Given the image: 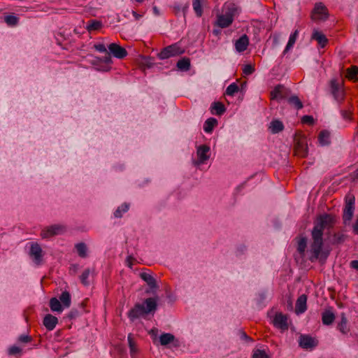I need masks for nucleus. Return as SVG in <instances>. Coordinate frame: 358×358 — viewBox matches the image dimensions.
<instances>
[{
  "instance_id": "obj_26",
  "label": "nucleus",
  "mask_w": 358,
  "mask_h": 358,
  "mask_svg": "<svg viewBox=\"0 0 358 358\" xmlns=\"http://www.w3.org/2000/svg\"><path fill=\"white\" fill-rule=\"evenodd\" d=\"M217 124V120L213 117H210L205 121L203 130L206 133L210 134Z\"/></svg>"
},
{
  "instance_id": "obj_53",
  "label": "nucleus",
  "mask_w": 358,
  "mask_h": 358,
  "mask_svg": "<svg viewBox=\"0 0 358 358\" xmlns=\"http://www.w3.org/2000/svg\"><path fill=\"white\" fill-rule=\"evenodd\" d=\"M106 55H105L104 57H103L101 60L102 62H103L104 63L106 64H111L112 63V59H111V57L110 55H109V53L108 52H106Z\"/></svg>"
},
{
  "instance_id": "obj_11",
  "label": "nucleus",
  "mask_w": 358,
  "mask_h": 358,
  "mask_svg": "<svg viewBox=\"0 0 358 358\" xmlns=\"http://www.w3.org/2000/svg\"><path fill=\"white\" fill-rule=\"evenodd\" d=\"M145 310V306L141 303H136L133 308H131L128 313V317L131 321L139 318L144 315H146Z\"/></svg>"
},
{
  "instance_id": "obj_55",
  "label": "nucleus",
  "mask_w": 358,
  "mask_h": 358,
  "mask_svg": "<svg viewBox=\"0 0 358 358\" xmlns=\"http://www.w3.org/2000/svg\"><path fill=\"white\" fill-rule=\"evenodd\" d=\"M134 261V257H132L131 256H128L127 257V259H126L127 265L129 268H132V265H133V262Z\"/></svg>"
},
{
  "instance_id": "obj_41",
  "label": "nucleus",
  "mask_w": 358,
  "mask_h": 358,
  "mask_svg": "<svg viewBox=\"0 0 358 358\" xmlns=\"http://www.w3.org/2000/svg\"><path fill=\"white\" fill-rule=\"evenodd\" d=\"M288 103L294 106L297 110L303 108V103L296 96H292L288 99Z\"/></svg>"
},
{
  "instance_id": "obj_13",
  "label": "nucleus",
  "mask_w": 358,
  "mask_h": 358,
  "mask_svg": "<svg viewBox=\"0 0 358 358\" xmlns=\"http://www.w3.org/2000/svg\"><path fill=\"white\" fill-rule=\"evenodd\" d=\"M299 345L305 349L313 348L316 345V342L313 338L308 335H301Z\"/></svg>"
},
{
  "instance_id": "obj_56",
  "label": "nucleus",
  "mask_w": 358,
  "mask_h": 358,
  "mask_svg": "<svg viewBox=\"0 0 358 358\" xmlns=\"http://www.w3.org/2000/svg\"><path fill=\"white\" fill-rule=\"evenodd\" d=\"M350 264L351 268L358 271V260H352Z\"/></svg>"
},
{
  "instance_id": "obj_10",
  "label": "nucleus",
  "mask_w": 358,
  "mask_h": 358,
  "mask_svg": "<svg viewBox=\"0 0 358 358\" xmlns=\"http://www.w3.org/2000/svg\"><path fill=\"white\" fill-rule=\"evenodd\" d=\"M272 322L276 328L282 331L288 329L287 317L282 313H276Z\"/></svg>"
},
{
  "instance_id": "obj_52",
  "label": "nucleus",
  "mask_w": 358,
  "mask_h": 358,
  "mask_svg": "<svg viewBox=\"0 0 358 358\" xmlns=\"http://www.w3.org/2000/svg\"><path fill=\"white\" fill-rule=\"evenodd\" d=\"M174 8H175V10L176 11H179V10H180L182 9L183 13L185 14V12L187 11V8H188V4L187 3V4L184 5V6H180V5H176L174 6Z\"/></svg>"
},
{
  "instance_id": "obj_47",
  "label": "nucleus",
  "mask_w": 358,
  "mask_h": 358,
  "mask_svg": "<svg viewBox=\"0 0 358 358\" xmlns=\"http://www.w3.org/2000/svg\"><path fill=\"white\" fill-rule=\"evenodd\" d=\"M22 351V349L16 345H13L9 348L8 353L10 355H15L20 353Z\"/></svg>"
},
{
  "instance_id": "obj_43",
  "label": "nucleus",
  "mask_w": 358,
  "mask_h": 358,
  "mask_svg": "<svg viewBox=\"0 0 358 358\" xmlns=\"http://www.w3.org/2000/svg\"><path fill=\"white\" fill-rule=\"evenodd\" d=\"M238 86L235 83H233L227 87L226 94L228 96H234L238 92Z\"/></svg>"
},
{
  "instance_id": "obj_16",
  "label": "nucleus",
  "mask_w": 358,
  "mask_h": 358,
  "mask_svg": "<svg viewBox=\"0 0 358 358\" xmlns=\"http://www.w3.org/2000/svg\"><path fill=\"white\" fill-rule=\"evenodd\" d=\"M249 45V38L246 34L242 35L235 43V48L237 52L245 51Z\"/></svg>"
},
{
  "instance_id": "obj_6",
  "label": "nucleus",
  "mask_w": 358,
  "mask_h": 358,
  "mask_svg": "<svg viewBox=\"0 0 358 358\" xmlns=\"http://www.w3.org/2000/svg\"><path fill=\"white\" fill-rule=\"evenodd\" d=\"M328 17L326 6L321 2L316 3L312 12L311 18L315 21H324Z\"/></svg>"
},
{
  "instance_id": "obj_23",
  "label": "nucleus",
  "mask_w": 358,
  "mask_h": 358,
  "mask_svg": "<svg viewBox=\"0 0 358 358\" xmlns=\"http://www.w3.org/2000/svg\"><path fill=\"white\" fill-rule=\"evenodd\" d=\"M335 320V315L330 310H326L322 313V321L324 325H329L333 323Z\"/></svg>"
},
{
  "instance_id": "obj_9",
  "label": "nucleus",
  "mask_w": 358,
  "mask_h": 358,
  "mask_svg": "<svg viewBox=\"0 0 358 358\" xmlns=\"http://www.w3.org/2000/svg\"><path fill=\"white\" fill-rule=\"evenodd\" d=\"M210 147L207 145H201L197 148L196 154L198 160L194 162L195 165L204 164L210 158Z\"/></svg>"
},
{
  "instance_id": "obj_36",
  "label": "nucleus",
  "mask_w": 358,
  "mask_h": 358,
  "mask_svg": "<svg viewBox=\"0 0 358 358\" xmlns=\"http://www.w3.org/2000/svg\"><path fill=\"white\" fill-rule=\"evenodd\" d=\"M75 248L76 249L78 255L80 257L85 258L87 257V245L85 243H78L76 244Z\"/></svg>"
},
{
  "instance_id": "obj_31",
  "label": "nucleus",
  "mask_w": 358,
  "mask_h": 358,
  "mask_svg": "<svg viewBox=\"0 0 358 358\" xmlns=\"http://www.w3.org/2000/svg\"><path fill=\"white\" fill-rule=\"evenodd\" d=\"M352 105L350 103L345 108L340 110L341 117L346 121H351L352 120V110L351 109Z\"/></svg>"
},
{
  "instance_id": "obj_29",
  "label": "nucleus",
  "mask_w": 358,
  "mask_h": 358,
  "mask_svg": "<svg viewBox=\"0 0 358 358\" xmlns=\"http://www.w3.org/2000/svg\"><path fill=\"white\" fill-rule=\"evenodd\" d=\"M59 301L61 302V303L64 308L70 307L71 303V299L70 294L66 291L63 292L59 296Z\"/></svg>"
},
{
  "instance_id": "obj_64",
  "label": "nucleus",
  "mask_w": 358,
  "mask_h": 358,
  "mask_svg": "<svg viewBox=\"0 0 358 358\" xmlns=\"http://www.w3.org/2000/svg\"><path fill=\"white\" fill-rule=\"evenodd\" d=\"M245 182H244V183L241 184V185H239V186L237 187V189H242V188H243V187H244V186H245Z\"/></svg>"
},
{
  "instance_id": "obj_50",
  "label": "nucleus",
  "mask_w": 358,
  "mask_h": 358,
  "mask_svg": "<svg viewBox=\"0 0 358 358\" xmlns=\"http://www.w3.org/2000/svg\"><path fill=\"white\" fill-rule=\"evenodd\" d=\"M94 48L99 52H107L106 46L102 43H96L94 45Z\"/></svg>"
},
{
  "instance_id": "obj_39",
  "label": "nucleus",
  "mask_w": 358,
  "mask_h": 358,
  "mask_svg": "<svg viewBox=\"0 0 358 358\" xmlns=\"http://www.w3.org/2000/svg\"><path fill=\"white\" fill-rule=\"evenodd\" d=\"M192 6L196 16L201 17L203 14L201 0H193Z\"/></svg>"
},
{
  "instance_id": "obj_35",
  "label": "nucleus",
  "mask_w": 358,
  "mask_h": 358,
  "mask_svg": "<svg viewBox=\"0 0 358 358\" xmlns=\"http://www.w3.org/2000/svg\"><path fill=\"white\" fill-rule=\"evenodd\" d=\"M177 67L181 71H188L190 68V60L189 58L184 57L177 62Z\"/></svg>"
},
{
  "instance_id": "obj_62",
  "label": "nucleus",
  "mask_w": 358,
  "mask_h": 358,
  "mask_svg": "<svg viewBox=\"0 0 358 358\" xmlns=\"http://www.w3.org/2000/svg\"><path fill=\"white\" fill-rule=\"evenodd\" d=\"M157 332V329H153L150 331V334L152 336H156Z\"/></svg>"
},
{
  "instance_id": "obj_19",
  "label": "nucleus",
  "mask_w": 358,
  "mask_h": 358,
  "mask_svg": "<svg viewBox=\"0 0 358 358\" xmlns=\"http://www.w3.org/2000/svg\"><path fill=\"white\" fill-rule=\"evenodd\" d=\"M143 304L145 306V313L148 314L156 310L157 301L155 298L150 297L146 299Z\"/></svg>"
},
{
  "instance_id": "obj_49",
  "label": "nucleus",
  "mask_w": 358,
  "mask_h": 358,
  "mask_svg": "<svg viewBox=\"0 0 358 358\" xmlns=\"http://www.w3.org/2000/svg\"><path fill=\"white\" fill-rule=\"evenodd\" d=\"M246 251L247 247L243 244H241L237 246L236 253V255H241L245 254Z\"/></svg>"
},
{
  "instance_id": "obj_7",
  "label": "nucleus",
  "mask_w": 358,
  "mask_h": 358,
  "mask_svg": "<svg viewBox=\"0 0 358 358\" xmlns=\"http://www.w3.org/2000/svg\"><path fill=\"white\" fill-rule=\"evenodd\" d=\"M29 255L35 264L40 265L42 264L43 253L38 243H31Z\"/></svg>"
},
{
  "instance_id": "obj_5",
  "label": "nucleus",
  "mask_w": 358,
  "mask_h": 358,
  "mask_svg": "<svg viewBox=\"0 0 358 358\" xmlns=\"http://www.w3.org/2000/svg\"><path fill=\"white\" fill-rule=\"evenodd\" d=\"M66 231V227L62 224H53L44 228L41 233L42 238H49L52 236L62 234Z\"/></svg>"
},
{
  "instance_id": "obj_25",
  "label": "nucleus",
  "mask_w": 358,
  "mask_h": 358,
  "mask_svg": "<svg viewBox=\"0 0 358 358\" xmlns=\"http://www.w3.org/2000/svg\"><path fill=\"white\" fill-rule=\"evenodd\" d=\"M269 129L272 134H278L284 129V125L281 121L274 120L270 123Z\"/></svg>"
},
{
  "instance_id": "obj_46",
  "label": "nucleus",
  "mask_w": 358,
  "mask_h": 358,
  "mask_svg": "<svg viewBox=\"0 0 358 358\" xmlns=\"http://www.w3.org/2000/svg\"><path fill=\"white\" fill-rule=\"evenodd\" d=\"M252 358H268V357L264 350H257L255 351Z\"/></svg>"
},
{
  "instance_id": "obj_4",
  "label": "nucleus",
  "mask_w": 358,
  "mask_h": 358,
  "mask_svg": "<svg viewBox=\"0 0 358 358\" xmlns=\"http://www.w3.org/2000/svg\"><path fill=\"white\" fill-rule=\"evenodd\" d=\"M331 94L334 100L340 106L345 98V93L343 87L336 80H332L330 83Z\"/></svg>"
},
{
  "instance_id": "obj_21",
  "label": "nucleus",
  "mask_w": 358,
  "mask_h": 358,
  "mask_svg": "<svg viewBox=\"0 0 358 358\" xmlns=\"http://www.w3.org/2000/svg\"><path fill=\"white\" fill-rule=\"evenodd\" d=\"M296 155L301 157H305L308 155V146L303 142H297L295 145Z\"/></svg>"
},
{
  "instance_id": "obj_30",
  "label": "nucleus",
  "mask_w": 358,
  "mask_h": 358,
  "mask_svg": "<svg viewBox=\"0 0 358 358\" xmlns=\"http://www.w3.org/2000/svg\"><path fill=\"white\" fill-rule=\"evenodd\" d=\"M175 340V336L170 333H163L159 336V342L162 345H166Z\"/></svg>"
},
{
  "instance_id": "obj_54",
  "label": "nucleus",
  "mask_w": 358,
  "mask_h": 358,
  "mask_svg": "<svg viewBox=\"0 0 358 358\" xmlns=\"http://www.w3.org/2000/svg\"><path fill=\"white\" fill-rule=\"evenodd\" d=\"M302 122L304 123L312 124V123H313V117L310 115H304L302 117Z\"/></svg>"
},
{
  "instance_id": "obj_2",
  "label": "nucleus",
  "mask_w": 358,
  "mask_h": 358,
  "mask_svg": "<svg viewBox=\"0 0 358 358\" xmlns=\"http://www.w3.org/2000/svg\"><path fill=\"white\" fill-rule=\"evenodd\" d=\"M236 12V8L234 5L228 6L224 13L217 15L216 24L220 28L229 27L234 21Z\"/></svg>"
},
{
  "instance_id": "obj_58",
  "label": "nucleus",
  "mask_w": 358,
  "mask_h": 358,
  "mask_svg": "<svg viewBox=\"0 0 358 358\" xmlns=\"http://www.w3.org/2000/svg\"><path fill=\"white\" fill-rule=\"evenodd\" d=\"M132 15L135 17L136 20H139L142 17V15L137 13L134 10L132 11Z\"/></svg>"
},
{
  "instance_id": "obj_60",
  "label": "nucleus",
  "mask_w": 358,
  "mask_h": 358,
  "mask_svg": "<svg viewBox=\"0 0 358 358\" xmlns=\"http://www.w3.org/2000/svg\"><path fill=\"white\" fill-rule=\"evenodd\" d=\"M352 177L354 180L358 179V169L353 172Z\"/></svg>"
},
{
  "instance_id": "obj_22",
  "label": "nucleus",
  "mask_w": 358,
  "mask_h": 358,
  "mask_svg": "<svg viewBox=\"0 0 358 358\" xmlns=\"http://www.w3.org/2000/svg\"><path fill=\"white\" fill-rule=\"evenodd\" d=\"M318 142L320 145L326 146L330 144V133L327 130L321 131L318 136Z\"/></svg>"
},
{
  "instance_id": "obj_27",
  "label": "nucleus",
  "mask_w": 358,
  "mask_h": 358,
  "mask_svg": "<svg viewBox=\"0 0 358 358\" xmlns=\"http://www.w3.org/2000/svg\"><path fill=\"white\" fill-rule=\"evenodd\" d=\"M284 87L281 85H278L274 87L271 92V96L272 99H281L284 97L283 95Z\"/></svg>"
},
{
  "instance_id": "obj_3",
  "label": "nucleus",
  "mask_w": 358,
  "mask_h": 358,
  "mask_svg": "<svg viewBox=\"0 0 358 358\" xmlns=\"http://www.w3.org/2000/svg\"><path fill=\"white\" fill-rule=\"evenodd\" d=\"M184 52L185 50L180 46V43H176L163 48L161 50V52L157 55V56L158 58L160 59H166L172 57H176L182 55Z\"/></svg>"
},
{
  "instance_id": "obj_12",
  "label": "nucleus",
  "mask_w": 358,
  "mask_h": 358,
  "mask_svg": "<svg viewBox=\"0 0 358 358\" xmlns=\"http://www.w3.org/2000/svg\"><path fill=\"white\" fill-rule=\"evenodd\" d=\"M108 49L110 52L116 58L123 59L127 55V50L117 43H110L108 45Z\"/></svg>"
},
{
  "instance_id": "obj_17",
  "label": "nucleus",
  "mask_w": 358,
  "mask_h": 358,
  "mask_svg": "<svg viewBox=\"0 0 358 358\" xmlns=\"http://www.w3.org/2000/svg\"><path fill=\"white\" fill-rule=\"evenodd\" d=\"M311 38L315 40L322 48H324L328 43L326 36L317 30L313 31Z\"/></svg>"
},
{
  "instance_id": "obj_28",
  "label": "nucleus",
  "mask_w": 358,
  "mask_h": 358,
  "mask_svg": "<svg viewBox=\"0 0 358 358\" xmlns=\"http://www.w3.org/2000/svg\"><path fill=\"white\" fill-rule=\"evenodd\" d=\"M50 308L54 312H62L64 307L61 302L56 297H52L50 300Z\"/></svg>"
},
{
  "instance_id": "obj_14",
  "label": "nucleus",
  "mask_w": 358,
  "mask_h": 358,
  "mask_svg": "<svg viewBox=\"0 0 358 358\" xmlns=\"http://www.w3.org/2000/svg\"><path fill=\"white\" fill-rule=\"evenodd\" d=\"M307 296L305 294H302L299 296L296 300L295 306V312L296 314L303 313L307 309Z\"/></svg>"
},
{
  "instance_id": "obj_63",
  "label": "nucleus",
  "mask_w": 358,
  "mask_h": 358,
  "mask_svg": "<svg viewBox=\"0 0 358 358\" xmlns=\"http://www.w3.org/2000/svg\"><path fill=\"white\" fill-rule=\"evenodd\" d=\"M213 33L214 35L217 36L220 34V31L218 29H213Z\"/></svg>"
},
{
  "instance_id": "obj_40",
  "label": "nucleus",
  "mask_w": 358,
  "mask_h": 358,
  "mask_svg": "<svg viewBox=\"0 0 358 358\" xmlns=\"http://www.w3.org/2000/svg\"><path fill=\"white\" fill-rule=\"evenodd\" d=\"M129 210V205L126 203L120 206L114 212V216L115 217L120 218L122 217V215L127 212Z\"/></svg>"
},
{
  "instance_id": "obj_37",
  "label": "nucleus",
  "mask_w": 358,
  "mask_h": 358,
  "mask_svg": "<svg viewBox=\"0 0 358 358\" xmlns=\"http://www.w3.org/2000/svg\"><path fill=\"white\" fill-rule=\"evenodd\" d=\"M348 321L345 316L343 314L341 316V320L338 324V329L343 334H346L349 332V328L347 325Z\"/></svg>"
},
{
  "instance_id": "obj_1",
  "label": "nucleus",
  "mask_w": 358,
  "mask_h": 358,
  "mask_svg": "<svg viewBox=\"0 0 358 358\" xmlns=\"http://www.w3.org/2000/svg\"><path fill=\"white\" fill-rule=\"evenodd\" d=\"M335 224V218L333 215L327 213L319 215L315 222L311 232L312 243L310 247V260L313 262L316 261L321 253L324 241L323 232L324 229H331Z\"/></svg>"
},
{
  "instance_id": "obj_59",
  "label": "nucleus",
  "mask_w": 358,
  "mask_h": 358,
  "mask_svg": "<svg viewBox=\"0 0 358 358\" xmlns=\"http://www.w3.org/2000/svg\"><path fill=\"white\" fill-rule=\"evenodd\" d=\"M241 336L243 339L250 340V338L247 336V334L245 332H241Z\"/></svg>"
},
{
  "instance_id": "obj_61",
  "label": "nucleus",
  "mask_w": 358,
  "mask_h": 358,
  "mask_svg": "<svg viewBox=\"0 0 358 358\" xmlns=\"http://www.w3.org/2000/svg\"><path fill=\"white\" fill-rule=\"evenodd\" d=\"M153 13H154V14L155 15H159V9L156 6L153 7Z\"/></svg>"
},
{
  "instance_id": "obj_8",
  "label": "nucleus",
  "mask_w": 358,
  "mask_h": 358,
  "mask_svg": "<svg viewBox=\"0 0 358 358\" xmlns=\"http://www.w3.org/2000/svg\"><path fill=\"white\" fill-rule=\"evenodd\" d=\"M355 211V198H350L346 200L343 210V223L349 224L354 215Z\"/></svg>"
},
{
  "instance_id": "obj_20",
  "label": "nucleus",
  "mask_w": 358,
  "mask_h": 358,
  "mask_svg": "<svg viewBox=\"0 0 358 358\" xmlns=\"http://www.w3.org/2000/svg\"><path fill=\"white\" fill-rule=\"evenodd\" d=\"M127 341L129 348L130 355L132 358H136L137 354L138 353V348L131 334H129L128 335Z\"/></svg>"
},
{
  "instance_id": "obj_24",
  "label": "nucleus",
  "mask_w": 358,
  "mask_h": 358,
  "mask_svg": "<svg viewBox=\"0 0 358 358\" xmlns=\"http://www.w3.org/2000/svg\"><path fill=\"white\" fill-rule=\"evenodd\" d=\"M210 110L212 114L221 115L225 112L226 108L221 102H213L210 106Z\"/></svg>"
},
{
  "instance_id": "obj_34",
  "label": "nucleus",
  "mask_w": 358,
  "mask_h": 358,
  "mask_svg": "<svg viewBox=\"0 0 358 358\" xmlns=\"http://www.w3.org/2000/svg\"><path fill=\"white\" fill-rule=\"evenodd\" d=\"M347 238V235L343 232H336L332 236V243L333 244H341Z\"/></svg>"
},
{
  "instance_id": "obj_51",
  "label": "nucleus",
  "mask_w": 358,
  "mask_h": 358,
  "mask_svg": "<svg viewBox=\"0 0 358 358\" xmlns=\"http://www.w3.org/2000/svg\"><path fill=\"white\" fill-rule=\"evenodd\" d=\"M254 71H255L254 67H252L250 64L245 65L243 69V73L245 75H250L254 72Z\"/></svg>"
},
{
  "instance_id": "obj_44",
  "label": "nucleus",
  "mask_w": 358,
  "mask_h": 358,
  "mask_svg": "<svg viewBox=\"0 0 358 358\" xmlns=\"http://www.w3.org/2000/svg\"><path fill=\"white\" fill-rule=\"evenodd\" d=\"M6 23L9 26H15L18 22V18L15 15H7L4 19Z\"/></svg>"
},
{
  "instance_id": "obj_45",
  "label": "nucleus",
  "mask_w": 358,
  "mask_h": 358,
  "mask_svg": "<svg viewBox=\"0 0 358 358\" xmlns=\"http://www.w3.org/2000/svg\"><path fill=\"white\" fill-rule=\"evenodd\" d=\"M90 273V270L89 268H87L83 272V273L81 274V275L80 277V281L84 285H89L88 278H89Z\"/></svg>"
},
{
  "instance_id": "obj_38",
  "label": "nucleus",
  "mask_w": 358,
  "mask_h": 358,
  "mask_svg": "<svg viewBox=\"0 0 358 358\" xmlns=\"http://www.w3.org/2000/svg\"><path fill=\"white\" fill-rule=\"evenodd\" d=\"M101 27V22L97 20H89L87 23V29L89 31L99 30Z\"/></svg>"
},
{
  "instance_id": "obj_42",
  "label": "nucleus",
  "mask_w": 358,
  "mask_h": 358,
  "mask_svg": "<svg viewBox=\"0 0 358 358\" xmlns=\"http://www.w3.org/2000/svg\"><path fill=\"white\" fill-rule=\"evenodd\" d=\"M307 245V240L306 238H301L298 241L297 250L301 255H303Z\"/></svg>"
},
{
  "instance_id": "obj_57",
  "label": "nucleus",
  "mask_w": 358,
  "mask_h": 358,
  "mask_svg": "<svg viewBox=\"0 0 358 358\" xmlns=\"http://www.w3.org/2000/svg\"><path fill=\"white\" fill-rule=\"evenodd\" d=\"M353 232L355 234L358 235V219L355 221L352 226Z\"/></svg>"
},
{
  "instance_id": "obj_33",
  "label": "nucleus",
  "mask_w": 358,
  "mask_h": 358,
  "mask_svg": "<svg viewBox=\"0 0 358 358\" xmlns=\"http://www.w3.org/2000/svg\"><path fill=\"white\" fill-rule=\"evenodd\" d=\"M298 34H299L298 30H295L294 32L290 35L288 43L283 51L284 55H285L294 46V45L296 41Z\"/></svg>"
},
{
  "instance_id": "obj_15",
  "label": "nucleus",
  "mask_w": 358,
  "mask_h": 358,
  "mask_svg": "<svg viewBox=\"0 0 358 358\" xmlns=\"http://www.w3.org/2000/svg\"><path fill=\"white\" fill-rule=\"evenodd\" d=\"M58 323V319L57 317L53 316L51 314L46 315L43 321V324L48 331L53 330Z\"/></svg>"
},
{
  "instance_id": "obj_48",
  "label": "nucleus",
  "mask_w": 358,
  "mask_h": 358,
  "mask_svg": "<svg viewBox=\"0 0 358 358\" xmlns=\"http://www.w3.org/2000/svg\"><path fill=\"white\" fill-rule=\"evenodd\" d=\"M31 341L32 338L28 335L22 334L18 337V341L23 343H27L31 342Z\"/></svg>"
},
{
  "instance_id": "obj_18",
  "label": "nucleus",
  "mask_w": 358,
  "mask_h": 358,
  "mask_svg": "<svg viewBox=\"0 0 358 358\" xmlns=\"http://www.w3.org/2000/svg\"><path fill=\"white\" fill-rule=\"evenodd\" d=\"M140 277L147 283L151 289H156L157 287L156 280L151 273L143 271L140 273Z\"/></svg>"
},
{
  "instance_id": "obj_32",
  "label": "nucleus",
  "mask_w": 358,
  "mask_h": 358,
  "mask_svg": "<svg viewBox=\"0 0 358 358\" xmlns=\"http://www.w3.org/2000/svg\"><path fill=\"white\" fill-rule=\"evenodd\" d=\"M346 77L349 80L354 81H358V67L352 66L347 69Z\"/></svg>"
}]
</instances>
